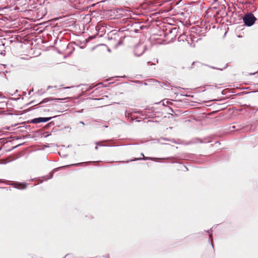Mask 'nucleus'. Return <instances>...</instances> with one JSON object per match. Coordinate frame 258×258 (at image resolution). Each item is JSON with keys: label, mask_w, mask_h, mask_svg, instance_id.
<instances>
[{"label": "nucleus", "mask_w": 258, "mask_h": 258, "mask_svg": "<svg viewBox=\"0 0 258 258\" xmlns=\"http://www.w3.org/2000/svg\"><path fill=\"white\" fill-rule=\"evenodd\" d=\"M256 20V18L251 13L246 14L243 18L244 24L248 27L253 25Z\"/></svg>", "instance_id": "f257e3e1"}, {"label": "nucleus", "mask_w": 258, "mask_h": 258, "mask_svg": "<svg viewBox=\"0 0 258 258\" xmlns=\"http://www.w3.org/2000/svg\"><path fill=\"white\" fill-rule=\"evenodd\" d=\"M146 50V46L142 44H139L138 45H137L134 49V53L135 55L137 56H141L145 51Z\"/></svg>", "instance_id": "f03ea898"}, {"label": "nucleus", "mask_w": 258, "mask_h": 258, "mask_svg": "<svg viewBox=\"0 0 258 258\" xmlns=\"http://www.w3.org/2000/svg\"><path fill=\"white\" fill-rule=\"evenodd\" d=\"M56 117H57V115L54 116L53 117H38V118H35L31 120V123H40V122H47V121L50 120L51 118H55Z\"/></svg>", "instance_id": "7ed1b4c3"}, {"label": "nucleus", "mask_w": 258, "mask_h": 258, "mask_svg": "<svg viewBox=\"0 0 258 258\" xmlns=\"http://www.w3.org/2000/svg\"><path fill=\"white\" fill-rule=\"evenodd\" d=\"M141 155L143 156V158H135L134 160H132L131 161H136V160H148V159H150V160H154L156 162H158L159 160L160 159L159 158H151V157H146L144 156V154L143 153L141 154ZM173 158V157H168L167 158H162L161 159H172Z\"/></svg>", "instance_id": "20e7f679"}, {"label": "nucleus", "mask_w": 258, "mask_h": 258, "mask_svg": "<svg viewBox=\"0 0 258 258\" xmlns=\"http://www.w3.org/2000/svg\"><path fill=\"white\" fill-rule=\"evenodd\" d=\"M12 185L16 188L19 189H24L27 187V184L24 183L15 182L12 184Z\"/></svg>", "instance_id": "39448f33"}, {"label": "nucleus", "mask_w": 258, "mask_h": 258, "mask_svg": "<svg viewBox=\"0 0 258 258\" xmlns=\"http://www.w3.org/2000/svg\"><path fill=\"white\" fill-rule=\"evenodd\" d=\"M188 39V37L186 36L185 34H183L182 35H181L179 37H178V41H184V40H186L187 42V43L189 44L190 45V46L191 47H195V43H190L189 40Z\"/></svg>", "instance_id": "423d86ee"}, {"label": "nucleus", "mask_w": 258, "mask_h": 258, "mask_svg": "<svg viewBox=\"0 0 258 258\" xmlns=\"http://www.w3.org/2000/svg\"><path fill=\"white\" fill-rule=\"evenodd\" d=\"M161 86L162 87H164V88H168L169 86H170L171 87H174V86L173 85H170V83H162V85H161Z\"/></svg>", "instance_id": "0eeeda50"}, {"label": "nucleus", "mask_w": 258, "mask_h": 258, "mask_svg": "<svg viewBox=\"0 0 258 258\" xmlns=\"http://www.w3.org/2000/svg\"><path fill=\"white\" fill-rule=\"evenodd\" d=\"M51 100H53L51 98H46L41 101L39 104H43Z\"/></svg>", "instance_id": "6e6552de"}, {"label": "nucleus", "mask_w": 258, "mask_h": 258, "mask_svg": "<svg viewBox=\"0 0 258 258\" xmlns=\"http://www.w3.org/2000/svg\"><path fill=\"white\" fill-rule=\"evenodd\" d=\"M64 166H63V167ZM61 168H62V167H61ZM59 168H60V167H59V168H55L53 170L52 172H51L50 174V178H52V176H53V172L54 171H57Z\"/></svg>", "instance_id": "1a4fd4ad"}, {"label": "nucleus", "mask_w": 258, "mask_h": 258, "mask_svg": "<svg viewBox=\"0 0 258 258\" xmlns=\"http://www.w3.org/2000/svg\"><path fill=\"white\" fill-rule=\"evenodd\" d=\"M209 233V236L211 238V245L212 246L213 248H214V246H213V244L212 243V234L211 233V231L210 232L209 231H208Z\"/></svg>", "instance_id": "9d476101"}, {"label": "nucleus", "mask_w": 258, "mask_h": 258, "mask_svg": "<svg viewBox=\"0 0 258 258\" xmlns=\"http://www.w3.org/2000/svg\"><path fill=\"white\" fill-rule=\"evenodd\" d=\"M123 39V38L122 37H121V38H120L119 41L118 42V43H117V46H118V45H120L121 44H122V43Z\"/></svg>", "instance_id": "9b49d317"}, {"label": "nucleus", "mask_w": 258, "mask_h": 258, "mask_svg": "<svg viewBox=\"0 0 258 258\" xmlns=\"http://www.w3.org/2000/svg\"><path fill=\"white\" fill-rule=\"evenodd\" d=\"M82 164H83V163H76V164H73L70 165V166H77ZM67 166H69V165H67Z\"/></svg>", "instance_id": "f8f14e48"}, {"label": "nucleus", "mask_w": 258, "mask_h": 258, "mask_svg": "<svg viewBox=\"0 0 258 258\" xmlns=\"http://www.w3.org/2000/svg\"><path fill=\"white\" fill-rule=\"evenodd\" d=\"M96 144L97 146H104V145H102L100 144V142H96Z\"/></svg>", "instance_id": "ddd939ff"}, {"label": "nucleus", "mask_w": 258, "mask_h": 258, "mask_svg": "<svg viewBox=\"0 0 258 258\" xmlns=\"http://www.w3.org/2000/svg\"><path fill=\"white\" fill-rule=\"evenodd\" d=\"M161 140H164V141H168L169 140H168V139H167L161 138V139H160L159 141H161Z\"/></svg>", "instance_id": "4468645a"}, {"label": "nucleus", "mask_w": 258, "mask_h": 258, "mask_svg": "<svg viewBox=\"0 0 258 258\" xmlns=\"http://www.w3.org/2000/svg\"><path fill=\"white\" fill-rule=\"evenodd\" d=\"M66 98H64V99H60V98H56V99H54V100H65Z\"/></svg>", "instance_id": "2eb2a0df"}, {"label": "nucleus", "mask_w": 258, "mask_h": 258, "mask_svg": "<svg viewBox=\"0 0 258 258\" xmlns=\"http://www.w3.org/2000/svg\"><path fill=\"white\" fill-rule=\"evenodd\" d=\"M134 112L136 113H138L139 112V111H134Z\"/></svg>", "instance_id": "dca6fc26"}, {"label": "nucleus", "mask_w": 258, "mask_h": 258, "mask_svg": "<svg viewBox=\"0 0 258 258\" xmlns=\"http://www.w3.org/2000/svg\"><path fill=\"white\" fill-rule=\"evenodd\" d=\"M80 123L82 124H84V123L83 122V121H80Z\"/></svg>", "instance_id": "f3484780"}, {"label": "nucleus", "mask_w": 258, "mask_h": 258, "mask_svg": "<svg viewBox=\"0 0 258 258\" xmlns=\"http://www.w3.org/2000/svg\"><path fill=\"white\" fill-rule=\"evenodd\" d=\"M97 146H97L95 148V150H97V149H98V147H97Z\"/></svg>", "instance_id": "a211bd4d"}, {"label": "nucleus", "mask_w": 258, "mask_h": 258, "mask_svg": "<svg viewBox=\"0 0 258 258\" xmlns=\"http://www.w3.org/2000/svg\"><path fill=\"white\" fill-rule=\"evenodd\" d=\"M198 140H199V142H200V143H202V142L201 141V140L198 139Z\"/></svg>", "instance_id": "6ab92c4d"}, {"label": "nucleus", "mask_w": 258, "mask_h": 258, "mask_svg": "<svg viewBox=\"0 0 258 258\" xmlns=\"http://www.w3.org/2000/svg\"><path fill=\"white\" fill-rule=\"evenodd\" d=\"M50 87H51L50 86H48V88H47V90L49 89Z\"/></svg>", "instance_id": "aec40b11"}, {"label": "nucleus", "mask_w": 258, "mask_h": 258, "mask_svg": "<svg viewBox=\"0 0 258 258\" xmlns=\"http://www.w3.org/2000/svg\"><path fill=\"white\" fill-rule=\"evenodd\" d=\"M136 121L139 122L140 120H137Z\"/></svg>", "instance_id": "412c9836"}, {"label": "nucleus", "mask_w": 258, "mask_h": 258, "mask_svg": "<svg viewBox=\"0 0 258 258\" xmlns=\"http://www.w3.org/2000/svg\"><path fill=\"white\" fill-rule=\"evenodd\" d=\"M105 127H108V126L107 125H105Z\"/></svg>", "instance_id": "4be33fe9"}, {"label": "nucleus", "mask_w": 258, "mask_h": 258, "mask_svg": "<svg viewBox=\"0 0 258 258\" xmlns=\"http://www.w3.org/2000/svg\"><path fill=\"white\" fill-rule=\"evenodd\" d=\"M106 257H107V258H109L108 255L106 256Z\"/></svg>", "instance_id": "5701e85b"}]
</instances>
